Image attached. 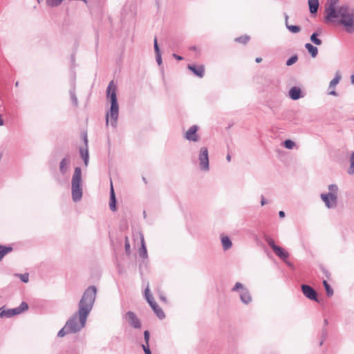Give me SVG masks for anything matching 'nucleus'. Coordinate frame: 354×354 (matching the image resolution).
Segmentation results:
<instances>
[{
	"mask_svg": "<svg viewBox=\"0 0 354 354\" xmlns=\"http://www.w3.org/2000/svg\"><path fill=\"white\" fill-rule=\"evenodd\" d=\"M187 68L197 77H203L205 74V67L203 65L196 66L194 64H189Z\"/></svg>",
	"mask_w": 354,
	"mask_h": 354,
	"instance_id": "13",
	"label": "nucleus"
},
{
	"mask_svg": "<svg viewBox=\"0 0 354 354\" xmlns=\"http://www.w3.org/2000/svg\"><path fill=\"white\" fill-rule=\"evenodd\" d=\"M192 49L195 50L196 49V48L195 46H193V47H192Z\"/></svg>",
	"mask_w": 354,
	"mask_h": 354,
	"instance_id": "59",
	"label": "nucleus"
},
{
	"mask_svg": "<svg viewBox=\"0 0 354 354\" xmlns=\"http://www.w3.org/2000/svg\"><path fill=\"white\" fill-rule=\"evenodd\" d=\"M124 239H125V244H124L125 252L127 255H129L131 253V245L129 243L128 236H126Z\"/></svg>",
	"mask_w": 354,
	"mask_h": 354,
	"instance_id": "33",
	"label": "nucleus"
},
{
	"mask_svg": "<svg viewBox=\"0 0 354 354\" xmlns=\"http://www.w3.org/2000/svg\"><path fill=\"white\" fill-rule=\"evenodd\" d=\"M322 333H323V336L326 337V333H327L326 330H324Z\"/></svg>",
	"mask_w": 354,
	"mask_h": 354,
	"instance_id": "54",
	"label": "nucleus"
},
{
	"mask_svg": "<svg viewBox=\"0 0 354 354\" xmlns=\"http://www.w3.org/2000/svg\"><path fill=\"white\" fill-rule=\"evenodd\" d=\"M351 165L348 170V173L349 174H354V151L351 153Z\"/></svg>",
	"mask_w": 354,
	"mask_h": 354,
	"instance_id": "31",
	"label": "nucleus"
},
{
	"mask_svg": "<svg viewBox=\"0 0 354 354\" xmlns=\"http://www.w3.org/2000/svg\"><path fill=\"white\" fill-rule=\"evenodd\" d=\"M71 194L74 202L80 201L82 197V169L76 167L71 180Z\"/></svg>",
	"mask_w": 354,
	"mask_h": 354,
	"instance_id": "4",
	"label": "nucleus"
},
{
	"mask_svg": "<svg viewBox=\"0 0 354 354\" xmlns=\"http://www.w3.org/2000/svg\"><path fill=\"white\" fill-rule=\"evenodd\" d=\"M305 48L308 50V53L310 54L312 57H315L318 53V49L317 47L314 46L313 44L310 43H307L305 44Z\"/></svg>",
	"mask_w": 354,
	"mask_h": 354,
	"instance_id": "21",
	"label": "nucleus"
},
{
	"mask_svg": "<svg viewBox=\"0 0 354 354\" xmlns=\"http://www.w3.org/2000/svg\"><path fill=\"white\" fill-rule=\"evenodd\" d=\"M160 299L165 301H166V298L164 297V296H161L160 297Z\"/></svg>",
	"mask_w": 354,
	"mask_h": 354,
	"instance_id": "55",
	"label": "nucleus"
},
{
	"mask_svg": "<svg viewBox=\"0 0 354 354\" xmlns=\"http://www.w3.org/2000/svg\"><path fill=\"white\" fill-rule=\"evenodd\" d=\"M232 290L239 292L240 299L243 304H248L252 301L249 290L241 283L236 282Z\"/></svg>",
	"mask_w": 354,
	"mask_h": 354,
	"instance_id": "8",
	"label": "nucleus"
},
{
	"mask_svg": "<svg viewBox=\"0 0 354 354\" xmlns=\"http://www.w3.org/2000/svg\"><path fill=\"white\" fill-rule=\"evenodd\" d=\"M145 297L157 317L160 319H164L165 317V315L162 308L159 307V306L154 301V299L150 292L149 286H147L145 290Z\"/></svg>",
	"mask_w": 354,
	"mask_h": 354,
	"instance_id": "6",
	"label": "nucleus"
},
{
	"mask_svg": "<svg viewBox=\"0 0 354 354\" xmlns=\"http://www.w3.org/2000/svg\"><path fill=\"white\" fill-rule=\"evenodd\" d=\"M69 93H70L71 100L72 101L73 104L75 107L77 106V105H78V100H77V97L76 94H75V87H73V88L70 89Z\"/></svg>",
	"mask_w": 354,
	"mask_h": 354,
	"instance_id": "24",
	"label": "nucleus"
},
{
	"mask_svg": "<svg viewBox=\"0 0 354 354\" xmlns=\"http://www.w3.org/2000/svg\"><path fill=\"white\" fill-rule=\"evenodd\" d=\"M323 342H324V340H322V341L320 342V343H319V345H320V346H322V345Z\"/></svg>",
	"mask_w": 354,
	"mask_h": 354,
	"instance_id": "58",
	"label": "nucleus"
},
{
	"mask_svg": "<svg viewBox=\"0 0 354 354\" xmlns=\"http://www.w3.org/2000/svg\"><path fill=\"white\" fill-rule=\"evenodd\" d=\"M351 81L353 84H354V74L351 77Z\"/></svg>",
	"mask_w": 354,
	"mask_h": 354,
	"instance_id": "52",
	"label": "nucleus"
},
{
	"mask_svg": "<svg viewBox=\"0 0 354 354\" xmlns=\"http://www.w3.org/2000/svg\"><path fill=\"white\" fill-rule=\"evenodd\" d=\"M250 40V37L248 35H243L239 37H236L235 39V41L241 43V44H246Z\"/></svg>",
	"mask_w": 354,
	"mask_h": 354,
	"instance_id": "30",
	"label": "nucleus"
},
{
	"mask_svg": "<svg viewBox=\"0 0 354 354\" xmlns=\"http://www.w3.org/2000/svg\"><path fill=\"white\" fill-rule=\"evenodd\" d=\"M28 308V306L27 303L25 301H23L21 303V304L18 307L10 309L12 316L19 315V314L23 313L24 311L26 310Z\"/></svg>",
	"mask_w": 354,
	"mask_h": 354,
	"instance_id": "16",
	"label": "nucleus"
},
{
	"mask_svg": "<svg viewBox=\"0 0 354 354\" xmlns=\"http://www.w3.org/2000/svg\"><path fill=\"white\" fill-rule=\"evenodd\" d=\"M288 263V265L289 266H291V263Z\"/></svg>",
	"mask_w": 354,
	"mask_h": 354,
	"instance_id": "60",
	"label": "nucleus"
},
{
	"mask_svg": "<svg viewBox=\"0 0 354 354\" xmlns=\"http://www.w3.org/2000/svg\"><path fill=\"white\" fill-rule=\"evenodd\" d=\"M295 145V142L291 140H286L283 142V146L288 149H292Z\"/></svg>",
	"mask_w": 354,
	"mask_h": 354,
	"instance_id": "34",
	"label": "nucleus"
},
{
	"mask_svg": "<svg viewBox=\"0 0 354 354\" xmlns=\"http://www.w3.org/2000/svg\"><path fill=\"white\" fill-rule=\"evenodd\" d=\"M80 153L82 158L84 160V165L86 167H87L88 164V160H89L88 147H85V149L80 148Z\"/></svg>",
	"mask_w": 354,
	"mask_h": 354,
	"instance_id": "20",
	"label": "nucleus"
},
{
	"mask_svg": "<svg viewBox=\"0 0 354 354\" xmlns=\"http://www.w3.org/2000/svg\"><path fill=\"white\" fill-rule=\"evenodd\" d=\"M279 216L281 218H283L285 216V212L283 211H280L279 212Z\"/></svg>",
	"mask_w": 354,
	"mask_h": 354,
	"instance_id": "47",
	"label": "nucleus"
},
{
	"mask_svg": "<svg viewBox=\"0 0 354 354\" xmlns=\"http://www.w3.org/2000/svg\"><path fill=\"white\" fill-rule=\"evenodd\" d=\"M309 10L311 14H316L319 8L318 0H308Z\"/></svg>",
	"mask_w": 354,
	"mask_h": 354,
	"instance_id": "18",
	"label": "nucleus"
},
{
	"mask_svg": "<svg viewBox=\"0 0 354 354\" xmlns=\"http://www.w3.org/2000/svg\"><path fill=\"white\" fill-rule=\"evenodd\" d=\"M319 34L316 32H313L310 36V41L315 45H321L322 41L318 38Z\"/></svg>",
	"mask_w": 354,
	"mask_h": 354,
	"instance_id": "25",
	"label": "nucleus"
},
{
	"mask_svg": "<svg viewBox=\"0 0 354 354\" xmlns=\"http://www.w3.org/2000/svg\"><path fill=\"white\" fill-rule=\"evenodd\" d=\"M109 207L113 212L116 210V199H110Z\"/></svg>",
	"mask_w": 354,
	"mask_h": 354,
	"instance_id": "38",
	"label": "nucleus"
},
{
	"mask_svg": "<svg viewBox=\"0 0 354 354\" xmlns=\"http://www.w3.org/2000/svg\"><path fill=\"white\" fill-rule=\"evenodd\" d=\"M338 3L339 0L328 1L325 10L326 21H335V19L338 18V10H336Z\"/></svg>",
	"mask_w": 354,
	"mask_h": 354,
	"instance_id": "7",
	"label": "nucleus"
},
{
	"mask_svg": "<svg viewBox=\"0 0 354 354\" xmlns=\"http://www.w3.org/2000/svg\"><path fill=\"white\" fill-rule=\"evenodd\" d=\"M338 17L339 24L345 26L348 32H354V11L347 6H342L338 9Z\"/></svg>",
	"mask_w": 354,
	"mask_h": 354,
	"instance_id": "3",
	"label": "nucleus"
},
{
	"mask_svg": "<svg viewBox=\"0 0 354 354\" xmlns=\"http://www.w3.org/2000/svg\"><path fill=\"white\" fill-rule=\"evenodd\" d=\"M154 50H155V53H160V52L159 46H158V43H157L156 37L154 39Z\"/></svg>",
	"mask_w": 354,
	"mask_h": 354,
	"instance_id": "42",
	"label": "nucleus"
},
{
	"mask_svg": "<svg viewBox=\"0 0 354 354\" xmlns=\"http://www.w3.org/2000/svg\"><path fill=\"white\" fill-rule=\"evenodd\" d=\"M286 26L292 33H297L301 30V27L299 26L289 25L288 23H286Z\"/></svg>",
	"mask_w": 354,
	"mask_h": 354,
	"instance_id": "26",
	"label": "nucleus"
},
{
	"mask_svg": "<svg viewBox=\"0 0 354 354\" xmlns=\"http://www.w3.org/2000/svg\"><path fill=\"white\" fill-rule=\"evenodd\" d=\"M267 203V201H266L265 198L263 196H261V205H264L265 204Z\"/></svg>",
	"mask_w": 354,
	"mask_h": 354,
	"instance_id": "46",
	"label": "nucleus"
},
{
	"mask_svg": "<svg viewBox=\"0 0 354 354\" xmlns=\"http://www.w3.org/2000/svg\"><path fill=\"white\" fill-rule=\"evenodd\" d=\"M322 270V272L324 274V275L328 279L329 277H330L329 272L326 269H325L324 268Z\"/></svg>",
	"mask_w": 354,
	"mask_h": 354,
	"instance_id": "44",
	"label": "nucleus"
},
{
	"mask_svg": "<svg viewBox=\"0 0 354 354\" xmlns=\"http://www.w3.org/2000/svg\"><path fill=\"white\" fill-rule=\"evenodd\" d=\"M173 56L175 59H176L177 60H179V61L183 60V57L178 55L176 54H173Z\"/></svg>",
	"mask_w": 354,
	"mask_h": 354,
	"instance_id": "45",
	"label": "nucleus"
},
{
	"mask_svg": "<svg viewBox=\"0 0 354 354\" xmlns=\"http://www.w3.org/2000/svg\"><path fill=\"white\" fill-rule=\"evenodd\" d=\"M12 317L10 309L3 310L0 312V317Z\"/></svg>",
	"mask_w": 354,
	"mask_h": 354,
	"instance_id": "35",
	"label": "nucleus"
},
{
	"mask_svg": "<svg viewBox=\"0 0 354 354\" xmlns=\"http://www.w3.org/2000/svg\"><path fill=\"white\" fill-rule=\"evenodd\" d=\"M142 349H143L145 353L147 352V351H150L149 343L147 344L146 343H145V344H142Z\"/></svg>",
	"mask_w": 354,
	"mask_h": 354,
	"instance_id": "43",
	"label": "nucleus"
},
{
	"mask_svg": "<svg viewBox=\"0 0 354 354\" xmlns=\"http://www.w3.org/2000/svg\"><path fill=\"white\" fill-rule=\"evenodd\" d=\"M323 286L326 290L327 295L328 297L333 296V290L326 280L323 281Z\"/></svg>",
	"mask_w": 354,
	"mask_h": 354,
	"instance_id": "27",
	"label": "nucleus"
},
{
	"mask_svg": "<svg viewBox=\"0 0 354 354\" xmlns=\"http://www.w3.org/2000/svg\"><path fill=\"white\" fill-rule=\"evenodd\" d=\"M199 167L203 171H207L209 169L208 149L203 147L199 150L198 154Z\"/></svg>",
	"mask_w": 354,
	"mask_h": 354,
	"instance_id": "9",
	"label": "nucleus"
},
{
	"mask_svg": "<svg viewBox=\"0 0 354 354\" xmlns=\"http://www.w3.org/2000/svg\"><path fill=\"white\" fill-rule=\"evenodd\" d=\"M298 59V57L297 55H293L292 57H290L289 59H288V60L286 61V65L287 66H291L293 64H295Z\"/></svg>",
	"mask_w": 354,
	"mask_h": 354,
	"instance_id": "36",
	"label": "nucleus"
},
{
	"mask_svg": "<svg viewBox=\"0 0 354 354\" xmlns=\"http://www.w3.org/2000/svg\"><path fill=\"white\" fill-rule=\"evenodd\" d=\"M147 351V352H145V354H151V351Z\"/></svg>",
	"mask_w": 354,
	"mask_h": 354,
	"instance_id": "57",
	"label": "nucleus"
},
{
	"mask_svg": "<svg viewBox=\"0 0 354 354\" xmlns=\"http://www.w3.org/2000/svg\"><path fill=\"white\" fill-rule=\"evenodd\" d=\"M17 276L19 277L20 278V279L24 283H27L28 281L29 278H28V274H27V273L17 274Z\"/></svg>",
	"mask_w": 354,
	"mask_h": 354,
	"instance_id": "37",
	"label": "nucleus"
},
{
	"mask_svg": "<svg viewBox=\"0 0 354 354\" xmlns=\"http://www.w3.org/2000/svg\"><path fill=\"white\" fill-rule=\"evenodd\" d=\"M261 61H262V58H261V57H257L255 59V62L257 63H260Z\"/></svg>",
	"mask_w": 354,
	"mask_h": 354,
	"instance_id": "51",
	"label": "nucleus"
},
{
	"mask_svg": "<svg viewBox=\"0 0 354 354\" xmlns=\"http://www.w3.org/2000/svg\"><path fill=\"white\" fill-rule=\"evenodd\" d=\"M265 241L268 243V245L274 250L278 245H277L274 243V241L270 236H265Z\"/></svg>",
	"mask_w": 354,
	"mask_h": 354,
	"instance_id": "28",
	"label": "nucleus"
},
{
	"mask_svg": "<svg viewBox=\"0 0 354 354\" xmlns=\"http://www.w3.org/2000/svg\"><path fill=\"white\" fill-rule=\"evenodd\" d=\"M284 17H285V24L286 23H288V15L287 14H284Z\"/></svg>",
	"mask_w": 354,
	"mask_h": 354,
	"instance_id": "50",
	"label": "nucleus"
},
{
	"mask_svg": "<svg viewBox=\"0 0 354 354\" xmlns=\"http://www.w3.org/2000/svg\"><path fill=\"white\" fill-rule=\"evenodd\" d=\"M289 97L293 100L301 98L302 97L301 88L297 86L292 87L289 91Z\"/></svg>",
	"mask_w": 354,
	"mask_h": 354,
	"instance_id": "14",
	"label": "nucleus"
},
{
	"mask_svg": "<svg viewBox=\"0 0 354 354\" xmlns=\"http://www.w3.org/2000/svg\"><path fill=\"white\" fill-rule=\"evenodd\" d=\"M328 192L321 194L320 197L328 209H334L337 205L339 189L337 185L330 184L328 187Z\"/></svg>",
	"mask_w": 354,
	"mask_h": 354,
	"instance_id": "5",
	"label": "nucleus"
},
{
	"mask_svg": "<svg viewBox=\"0 0 354 354\" xmlns=\"http://www.w3.org/2000/svg\"><path fill=\"white\" fill-rule=\"evenodd\" d=\"M97 288L95 286L88 287L84 292L78 304V310L66 322L65 326L57 333L59 337L66 334L76 333L86 325L87 317L93 307L96 299Z\"/></svg>",
	"mask_w": 354,
	"mask_h": 354,
	"instance_id": "1",
	"label": "nucleus"
},
{
	"mask_svg": "<svg viewBox=\"0 0 354 354\" xmlns=\"http://www.w3.org/2000/svg\"><path fill=\"white\" fill-rule=\"evenodd\" d=\"M341 75L337 73L335 77L330 82L329 87H335L340 81Z\"/></svg>",
	"mask_w": 354,
	"mask_h": 354,
	"instance_id": "29",
	"label": "nucleus"
},
{
	"mask_svg": "<svg viewBox=\"0 0 354 354\" xmlns=\"http://www.w3.org/2000/svg\"><path fill=\"white\" fill-rule=\"evenodd\" d=\"M198 127L197 125H193L185 133V138L189 141L198 142L200 140V136L197 134Z\"/></svg>",
	"mask_w": 354,
	"mask_h": 354,
	"instance_id": "11",
	"label": "nucleus"
},
{
	"mask_svg": "<svg viewBox=\"0 0 354 354\" xmlns=\"http://www.w3.org/2000/svg\"><path fill=\"white\" fill-rule=\"evenodd\" d=\"M328 94H329V95H335V96L337 95V93H336V91H330V92L328 93Z\"/></svg>",
	"mask_w": 354,
	"mask_h": 354,
	"instance_id": "49",
	"label": "nucleus"
},
{
	"mask_svg": "<svg viewBox=\"0 0 354 354\" xmlns=\"http://www.w3.org/2000/svg\"><path fill=\"white\" fill-rule=\"evenodd\" d=\"M63 0H46V3L50 7H55L62 3Z\"/></svg>",
	"mask_w": 354,
	"mask_h": 354,
	"instance_id": "32",
	"label": "nucleus"
},
{
	"mask_svg": "<svg viewBox=\"0 0 354 354\" xmlns=\"http://www.w3.org/2000/svg\"><path fill=\"white\" fill-rule=\"evenodd\" d=\"M84 141L86 147H88V140H87V136H84Z\"/></svg>",
	"mask_w": 354,
	"mask_h": 354,
	"instance_id": "48",
	"label": "nucleus"
},
{
	"mask_svg": "<svg viewBox=\"0 0 354 354\" xmlns=\"http://www.w3.org/2000/svg\"><path fill=\"white\" fill-rule=\"evenodd\" d=\"M324 324L326 326L328 324V320L327 319H324Z\"/></svg>",
	"mask_w": 354,
	"mask_h": 354,
	"instance_id": "56",
	"label": "nucleus"
},
{
	"mask_svg": "<svg viewBox=\"0 0 354 354\" xmlns=\"http://www.w3.org/2000/svg\"><path fill=\"white\" fill-rule=\"evenodd\" d=\"M221 243L224 250H229L232 246V243L227 236H221Z\"/></svg>",
	"mask_w": 354,
	"mask_h": 354,
	"instance_id": "19",
	"label": "nucleus"
},
{
	"mask_svg": "<svg viewBox=\"0 0 354 354\" xmlns=\"http://www.w3.org/2000/svg\"><path fill=\"white\" fill-rule=\"evenodd\" d=\"M140 257L145 259L147 257V251L145 243L143 236H141V248L139 251Z\"/></svg>",
	"mask_w": 354,
	"mask_h": 354,
	"instance_id": "23",
	"label": "nucleus"
},
{
	"mask_svg": "<svg viewBox=\"0 0 354 354\" xmlns=\"http://www.w3.org/2000/svg\"><path fill=\"white\" fill-rule=\"evenodd\" d=\"M301 288L303 294L305 295L306 297L312 301L319 302L317 298V293L316 290L314 288H313L307 284H302Z\"/></svg>",
	"mask_w": 354,
	"mask_h": 354,
	"instance_id": "10",
	"label": "nucleus"
},
{
	"mask_svg": "<svg viewBox=\"0 0 354 354\" xmlns=\"http://www.w3.org/2000/svg\"><path fill=\"white\" fill-rule=\"evenodd\" d=\"M156 58L158 64L160 66L162 62L160 53H156Z\"/></svg>",
	"mask_w": 354,
	"mask_h": 354,
	"instance_id": "41",
	"label": "nucleus"
},
{
	"mask_svg": "<svg viewBox=\"0 0 354 354\" xmlns=\"http://www.w3.org/2000/svg\"><path fill=\"white\" fill-rule=\"evenodd\" d=\"M71 160L68 157L64 158L59 163V171L62 175H64L68 171V166Z\"/></svg>",
	"mask_w": 354,
	"mask_h": 354,
	"instance_id": "15",
	"label": "nucleus"
},
{
	"mask_svg": "<svg viewBox=\"0 0 354 354\" xmlns=\"http://www.w3.org/2000/svg\"><path fill=\"white\" fill-rule=\"evenodd\" d=\"M273 251L277 256L283 261L289 257L288 252L281 247L277 246Z\"/></svg>",
	"mask_w": 354,
	"mask_h": 354,
	"instance_id": "17",
	"label": "nucleus"
},
{
	"mask_svg": "<svg viewBox=\"0 0 354 354\" xmlns=\"http://www.w3.org/2000/svg\"><path fill=\"white\" fill-rule=\"evenodd\" d=\"M110 199H116L114 189H113V185H112V181H111Z\"/></svg>",
	"mask_w": 354,
	"mask_h": 354,
	"instance_id": "39",
	"label": "nucleus"
},
{
	"mask_svg": "<svg viewBox=\"0 0 354 354\" xmlns=\"http://www.w3.org/2000/svg\"><path fill=\"white\" fill-rule=\"evenodd\" d=\"M125 318L129 324L134 328H140L141 323L136 315L132 311H128L125 315Z\"/></svg>",
	"mask_w": 354,
	"mask_h": 354,
	"instance_id": "12",
	"label": "nucleus"
},
{
	"mask_svg": "<svg viewBox=\"0 0 354 354\" xmlns=\"http://www.w3.org/2000/svg\"><path fill=\"white\" fill-rule=\"evenodd\" d=\"M106 97L110 100L111 106L106 114V124L108 126L110 124L113 128H115L119 115V105L117 99L116 86L113 81H111L107 86Z\"/></svg>",
	"mask_w": 354,
	"mask_h": 354,
	"instance_id": "2",
	"label": "nucleus"
},
{
	"mask_svg": "<svg viewBox=\"0 0 354 354\" xmlns=\"http://www.w3.org/2000/svg\"><path fill=\"white\" fill-rule=\"evenodd\" d=\"M149 337H150V334H149V332L148 330H145L144 332V339H145V343L147 344L149 342Z\"/></svg>",
	"mask_w": 354,
	"mask_h": 354,
	"instance_id": "40",
	"label": "nucleus"
},
{
	"mask_svg": "<svg viewBox=\"0 0 354 354\" xmlns=\"http://www.w3.org/2000/svg\"><path fill=\"white\" fill-rule=\"evenodd\" d=\"M13 248L12 246H3L0 245V261L3 258V257L8 253L12 252Z\"/></svg>",
	"mask_w": 354,
	"mask_h": 354,
	"instance_id": "22",
	"label": "nucleus"
},
{
	"mask_svg": "<svg viewBox=\"0 0 354 354\" xmlns=\"http://www.w3.org/2000/svg\"><path fill=\"white\" fill-rule=\"evenodd\" d=\"M226 159L228 162H230L231 160V156L230 154H227V156H226Z\"/></svg>",
	"mask_w": 354,
	"mask_h": 354,
	"instance_id": "53",
	"label": "nucleus"
}]
</instances>
